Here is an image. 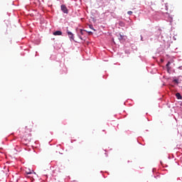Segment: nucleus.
<instances>
[{"label": "nucleus", "mask_w": 182, "mask_h": 182, "mask_svg": "<svg viewBox=\"0 0 182 182\" xmlns=\"http://www.w3.org/2000/svg\"><path fill=\"white\" fill-rule=\"evenodd\" d=\"M61 10L64 14H68V8L65 5H61Z\"/></svg>", "instance_id": "nucleus-1"}, {"label": "nucleus", "mask_w": 182, "mask_h": 182, "mask_svg": "<svg viewBox=\"0 0 182 182\" xmlns=\"http://www.w3.org/2000/svg\"><path fill=\"white\" fill-rule=\"evenodd\" d=\"M53 35H54V36H62V31H57L54 32L53 33Z\"/></svg>", "instance_id": "nucleus-2"}, {"label": "nucleus", "mask_w": 182, "mask_h": 182, "mask_svg": "<svg viewBox=\"0 0 182 182\" xmlns=\"http://www.w3.org/2000/svg\"><path fill=\"white\" fill-rule=\"evenodd\" d=\"M26 173L27 174V177H31V174H35L33 171H26Z\"/></svg>", "instance_id": "nucleus-3"}, {"label": "nucleus", "mask_w": 182, "mask_h": 182, "mask_svg": "<svg viewBox=\"0 0 182 182\" xmlns=\"http://www.w3.org/2000/svg\"><path fill=\"white\" fill-rule=\"evenodd\" d=\"M67 33H68L70 39H73V33H72V32L67 31Z\"/></svg>", "instance_id": "nucleus-4"}, {"label": "nucleus", "mask_w": 182, "mask_h": 182, "mask_svg": "<svg viewBox=\"0 0 182 182\" xmlns=\"http://www.w3.org/2000/svg\"><path fill=\"white\" fill-rule=\"evenodd\" d=\"M176 97H177V99H178V100H182L181 94H180V92H177V93L176 94Z\"/></svg>", "instance_id": "nucleus-5"}, {"label": "nucleus", "mask_w": 182, "mask_h": 182, "mask_svg": "<svg viewBox=\"0 0 182 182\" xmlns=\"http://www.w3.org/2000/svg\"><path fill=\"white\" fill-rule=\"evenodd\" d=\"M85 32H86V31L84 30H80L81 35H85Z\"/></svg>", "instance_id": "nucleus-6"}, {"label": "nucleus", "mask_w": 182, "mask_h": 182, "mask_svg": "<svg viewBox=\"0 0 182 182\" xmlns=\"http://www.w3.org/2000/svg\"><path fill=\"white\" fill-rule=\"evenodd\" d=\"M127 14H128V15H133V11H128L127 12Z\"/></svg>", "instance_id": "nucleus-7"}, {"label": "nucleus", "mask_w": 182, "mask_h": 182, "mask_svg": "<svg viewBox=\"0 0 182 182\" xmlns=\"http://www.w3.org/2000/svg\"><path fill=\"white\" fill-rule=\"evenodd\" d=\"M173 82H174L175 83H176L177 85H178V80L175 79V80H173Z\"/></svg>", "instance_id": "nucleus-8"}, {"label": "nucleus", "mask_w": 182, "mask_h": 182, "mask_svg": "<svg viewBox=\"0 0 182 182\" xmlns=\"http://www.w3.org/2000/svg\"><path fill=\"white\" fill-rule=\"evenodd\" d=\"M170 65H171V63L168 62V63L166 64V68H168V66H170Z\"/></svg>", "instance_id": "nucleus-9"}, {"label": "nucleus", "mask_w": 182, "mask_h": 182, "mask_svg": "<svg viewBox=\"0 0 182 182\" xmlns=\"http://www.w3.org/2000/svg\"><path fill=\"white\" fill-rule=\"evenodd\" d=\"M89 35H92V31L88 32Z\"/></svg>", "instance_id": "nucleus-10"}, {"label": "nucleus", "mask_w": 182, "mask_h": 182, "mask_svg": "<svg viewBox=\"0 0 182 182\" xmlns=\"http://www.w3.org/2000/svg\"><path fill=\"white\" fill-rule=\"evenodd\" d=\"M90 28H91V29H92V26H90Z\"/></svg>", "instance_id": "nucleus-11"}, {"label": "nucleus", "mask_w": 182, "mask_h": 182, "mask_svg": "<svg viewBox=\"0 0 182 182\" xmlns=\"http://www.w3.org/2000/svg\"><path fill=\"white\" fill-rule=\"evenodd\" d=\"M90 28H91V29H92V26H90Z\"/></svg>", "instance_id": "nucleus-12"}, {"label": "nucleus", "mask_w": 182, "mask_h": 182, "mask_svg": "<svg viewBox=\"0 0 182 182\" xmlns=\"http://www.w3.org/2000/svg\"><path fill=\"white\" fill-rule=\"evenodd\" d=\"M90 28H91V29H92V26H90Z\"/></svg>", "instance_id": "nucleus-13"}]
</instances>
